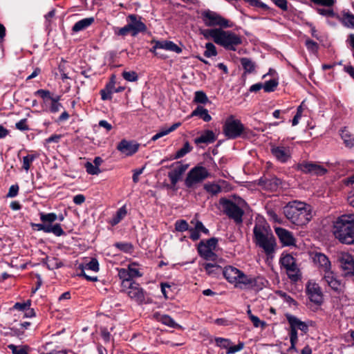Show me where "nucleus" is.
<instances>
[{
    "instance_id": "24",
    "label": "nucleus",
    "mask_w": 354,
    "mask_h": 354,
    "mask_svg": "<svg viewBox=\"0 0 354 354\" xmlns=\"http://www.w3.org/2000/svg\"><path fill=\"white\" fill-rule=\"evenodd\" d=\"M339 136L345 147L354 150V135L346 127L339 130Z\"/></svg>"
},
{
    "instance_id": "49",
    "label": "nucleus",
    "mask_w": 354,
    "mask_h": 354,
    "mask_svg": "<svg viewBox=\"0 0 354 354\" xmlns=\"http://www.w3.org/2000/svg\"><path fill=\"white\" fill-rule=\"evenodd\" d=\"M136 263H132L128 266V269L132 280L133 278L140 277L142 276V274L139 271L138 268H136Z\"/></svg>"
},
{
    "instance_id": "31",
    "label": "nucleus",
    "mask_w": 354,
    "mask_h": 354,
    "mask_svg": "<svg viewBox=\"0 0 354 354\" xmlns=\"http://www.w3.org/2000/svg\"><path fill=\"white\" fill-rule=\"evenodd\" d=\"M194 116H198L205 122H209L212 119V117L209 114L208 111L203 106H197L196 109L192 111L190 117Z\"/></svg>"
},
{
    "instance_id": "4",
    "label": "nucleus",
    "mask_w": 354,
    "mask_h": 354,
    "mask_svg": "<svg viewBox=\"0 0 354 354\" xmlns=\"http://www.w3.org/2000/svg\"><path fill=\"white\" fill-rule=\"evenodd\" d=\"M223 276L229 283L241 289L254 288L259 280L257 278L245 274L238 268L231 266L225 267Z\"/></svg>"
},
{
    "instance_id": "58",
    "label": "nucleus",
    "mask_w": 354,
    "mask_h": 354,
    "mask_svg": "<svg viewBox=\"0 0 354 354\" xmlns=\"http://www.w3.org/2000/svg\"><path fill=\"white\" fill-rule=\"evenodd\" d=\"M30 304L31 301L30 300H28L27 301L24 303L17 302L13 306L12 308L19 311H25L27 308H28L30 306Z\"/></svg>"
},
{
    "instance_id": "32",
    "label": "nucleus",
    "mask_w": 354,
    "mask_h": 354,
    "mask_svg": "<svg viewBox=\"0 0 354 354\" xmlns=\"http://www.w3.org/2000/svg\"><path fill=\"white\" fill-rule=\"evenodd\" d=\"M181 125L180 122H176L173 124L170 127L162 129L159 132L156 133L153 137L151 138V140L156 141L158 140L159 138L170 133L171 132L175 131L178 127H179Z\"/></svg>"
},
{
    "instance_id": "29",
    "label": "nucleus",
    "mask_w": 354,
    "mask_h": 354,
    "mask_svg": "<svg viewBox=\"0 0 354 354\" xmlns=\"http://www.w3.org/2000/svg\"><path fill=\"white\" fill-rule=\"evenodd\" d=\"M216 139L215 134L212 131H205L199 137L195 139L196 144L205 143L209 144L213 142Z\"/></svg>"
},
{
    "instance_id": "51",
    "label": "nucleus",
    "mask_w": 354,
    "mask_h": 354,
    "mask_svg": "<svg viewBox=\"0 0 354 354\" xmlns=\"http://www.w3.org/2000/svg\"><path fill=\"white\" fill-rule=\"evenodd\" d=\"M122 77L128 82H136L138 79V75L135 71H124Z\"/></svg>"
},
{
    "instance_id": "36",
    "label": "nucleus",
    "mask_w": 354,
    "mask_h": 354,
    "mask_svg": "<svg viewBox=\"0 0 354 354\" xmlns=\"http://www.w3.org/2000/svg\"><path fill=\"white\" fill-rule=\"evenodd\" d=\"M60 96L50 97V103L49 104L48 111L52 113H56L62 108V105L59 102Z\"/></svg>"
},
{
    "instance_id": "50",
    "label": "nucleus",
    "mask_w": 354,
    "mask_h": 354,
    "mask_svg": "<svg viewBox=\"0 0 354 354\" xmlns=\"http://www.w3.org/2000/svg\"><path fill=\"white\" fill-rule=\"evenodd\" d=\"M206 50L205 51L204 55L207 57H210L212 56H215L216 55V50L215 48V46L212 43H207L205 44Z\"/></svg>"
},
{
    "instance_id": "39",
    "label": "nucleus",
    "mask_w": 354,
    "mask_h": 354,
    "mask_svg": "<svg viewBox=\"0 0 354 354\" xmlns=\"http://www.w3.org/2000/svg\"><path fill=\"white\" fill-rule=\"evenodd\" d=\"M114 246L125 253L131 254L133 251V245L128 242H118L114 244Z\"/></svg>"
},
{
    "instance_id": "11",
    "label": "nucleus",
    "mask_w": 354,
    "mask_h": 354,
    "mask_svg": "<svg viewBox=\"0 0 354 354\" xmlns=\"http://www.w3.org/2000/svg\"><path fill=\"white\" fill-rule=\"evenodd\" d=\"M122 289L132 300L138 304H141L145 302V292L138 283L134 281L131 285L127 286Z\"/></svg>"
},
{
    "instance_id": "53",
    "label": "nucleus",
    "mask_w": 354,
    "mask_h": 354,
    "mask_svg": "<svg viewBox=\"0 0 354 354\" xmlns=\"http://www.w3.org/2000/svg\"><path fill=\"white\" fill-rule=\"evenodd\" d=\"M84 266L86 270H91L94 272H97L99 270V263L96 259H92L88 263Z\"/></svg>"
},
{
    "instance_id": "14",
    "label": "nucleus",
    "mask_w": 354,
    "mask_h": 354,
    "mask_svg": "<svg viewBox=\"0 0 354 354\" xmlns=\"http://www.w3.org/2000/svg\"><path fill=\"white\" fill-rule=\"evenodd\" d=\"M270 150L273 156L281 163L287 162L291 158V150L288 146L273 145Z\"/></svg>"
},
{
    "instance_id": "47",
    "label": "nucleus",
    "mask_w": 354,
    "mask_h": 354,
    "mask_svg": "<svg viewBox=\"0 0 354 354\" xmlns=\"http://www.w3.org/2000/svg\"><path fill=\"white\" fill-rule=\"evenodd\" d=\"M208 101L206 94L203 91H196L194 95V102L196 103L205 104Z\"/></svg>"
},
{
    "instance_id": "43",
    "label": "nucleus",
    "mask_w": 354,
    "mask_h": 354,
    "mask_svg": "<svg viewBox=\"0 0 354 354\" xmlns=\"http://www.w3.org/2000/svg\"><path fill=\"white\" fill-rule=\"evenodd\" d=\"M40 220L44 223H52L57 219V216L55 213H44L39 214Z\"/></svg>"
},
{
    "instance_id": "37",
    "label": "nucleus",
    "mask_w": 354,
    "mask_h": 354,
    "mask_svg": "<svg viewBox=\"0 0 354 354\" xmlns=\"http://www.w3.org/2000/svg\"><path fill=\"white\" fill-rule=\"evenodd\" d=\"M287 320L290 325V335H292L293 332L297 335V328L301 321L293 315H288Z\"/></svg>"
},
{
    "instance_id": "44",
    "label": "nucleus",
    "mask_w": 354,
    "mask_h": 354,
    "mask_svg": "<svg viewBox=\"0 0 354 354\" xmlns=\"http://www.w3.org/2000/svg\"><path fill=\"white\" fill-rule=\"evenodd\" d=\"M8 348L12 351V354H28L27 346H15L11 344Z\"/></svg>"
},
{
    "instance_id": "35",
    "label": "nucleus",
    "mask_w": 354,
    "mask_h": 354,
    "mask_svg": "<svg viewBox=\"0 0 354 354\" xmlns=\"http://www.w3.org/2000/svg\"><path fill=\"white\" fill-rule=\"evenodd\" d=\"M341 21L344 26L354 29V15L349 12L342 14Z\"/></svg>"
},
{
    "instance_id": "6",
    "label": "nucleus",
    "mask_w": 354,
    "mask_h": 354,
    "mask_svg": "<svg viewBox=\"0 0 354 354\" xmlns=\"http://www.w3.org/2000/svg\"><path fill=\"white\" fill-rule=\"evenodd\" d=\"M218 241L216 238L201 241L197 246L199 256L206 261H216L218 255L214 252V250L218 245Z\"/></svg>"
},
{
    "instance_id": "15",
    "label": "nucleus",
    "mask_w": 354,
    "mask_h": 354,
    "mask_svg": "<svg viewBox=\"0 0 354 354\" xmlns=\"http://www.w3.org/2000/svg\"><path fill=\"white\" fill-rule=\"evenodd\" d=\"M306 292L310 300L316 304H321L323 301V293L317 283L309 281L306 283Z\"/></svg>"
},
{
    "instance_id": "46",
    "label": "nucleus",
    "mask_w": 354,
    "mask_h": 354,
    "mask_svg": "<svg viewBox=\"0 0 354 354\" xmlns=\"http://www.w3.org/2000/svg\"><path fill=\"white\" fill-rule=\"evenodd\" d=\"M175 230L177 232H185L189 230V225L185 220H178L175 223Z\"/></svg>"
},
{
    "instance_id": "13",
    "label": "nucleus",
    "mask_w": 354,
    "mask_h": 354,
    "mask_svg": "<svg viewBox=\"0 0 354 354\" xmlns=\"http://www.w3.org/2000/svg\"><path fill=\"white\" fill-rule=\"evenodd\" d=\"M297 169L306 174L316 176H323L327 172V169L322 165L311 162H303L297 165Z\"/></svg>"
},
{
    "instance_id": "56",
    "label": "nucleus",
    "mask_w": 354,
    "mask_h": 354,
    "mask_svg": "<svg viewBox=\"0 0 354 354\" xmlns=\"http://www.w3.org/2000/svg\"><path fill=\"white\" fill-rule=\"evenodd\" d=\"M35 94L37 95H39L44 100V103L46 104L47 103L46 100L48 99L50 100V97H53L50 95V92L48 90L44 89H39L35 93Z\"/></svg>"
},
{
    "instance_id": "9",
    "label": "nucleus",
    "mask_w": 354,
    "mask_h": 354,
    "mask_svg": "<svg viewBox=\"0 0 354 354\" xmlns=\"http://www.w3.org/2000/svg\"><path fill=\"white\" fill-rule=\"evenodd\" d=\"M280 263L286 269V273L291 281H297L300 279V270L292 255L283 254L280 259Z\"/></svg>"
},
{
    "instance_id": "41",
    "label": "nucleus",
    "mask_w": 354,
    "mask_h": 354,
    "mask_svg": "<svg viewBox=\"0 0 354 354\" xmlns=\"http://www.w3.org/2000/svg\"><path fill=\"white\" fill-rule=\"evenodd\" d=\"M47 233H53L57 236H61L64 234V231L59 223H56L54 225H48Z\"/></svg>"
},
{
    "instance_id": "42",
    "label": "nucleus",
    "mask_w": 354,
    "mask_h": 354,
    "mask_svg": "<svg viewBox=\"0 0 354 354\" xmlns=\"http://www.w3.org/2000/svg\"><path fill=\"white\" fill-rule=\"evenodd\" d=\"M279 84L277 79L273 78L269 81L266 82L263 84L265 92L270 93L274 91Z\"/></svg>"
},
{
    "instance_id": "17",
    "label": "nucleus",
    "mask_w": 354,
    "mask_h": 354,
    "mask_svg": "<svg viewBox=\"0 0 354 354\" xmlns=\"http://www.w3.org/2000/svg\"><path fill=\"white\" fill-rule=\"evenodd\" d=\"M129 28H131V35L135 37L138 33L147 30L146 25L140 20V17L136 15H130L127 18Z\"/></svg>"
},
{
    "instance_id": "22",
    "label": "nucleus",
    "mask_w": 354,
    "mask_h": 354,
    "mask_svg": "<svg viewBox=\"0 0 354 354\" xmlns=\"http://www.w3.org/2000/svg\"><path fill=\"white\" fill-rule=\"evenodd\" d=\"M276 234L283 245L290 246L295 245V239L292 232L282 227H275Z\"/></svg>"
},
{
    "instance_id": "34",
    "label": "nucleus",
    "mask_w": 354,
    "mask_h": 354,
    "mask_svg": "<svg viewBox=\"0 0 354 354\" xmlns=\"http://www.w3.org/2000/svg\"><path fill=\"white\" fill-rule=\"evenodd\" d=\"M158 322L171 328H177L178 324L167 315H158L156 316Z\"/></svg>"
},
{
    "instance_id": "1",
    "label": "nucleus",
    "mask_w": 354,
    "mask_h": 354,
    "mask_svg": "<svg viewBox=\"0 0 354 354\" xmlns=\"http://www.w3.org/2000/svg\"><path fill=\"white\" fill-rule=\"evenodd\" d=\"M283 211L288 220L299 226L306 225L313 218L311 206L298 201L289 202Z\"/></svg>"
},
{
    "instance_id": "23",
    "label": "nucleus",
    "mask_w": 354,
    "mask_h": 354,
    "mask_svg": "<svg viewBox=\"0 0 354 354\" xmlns=\"http://www.w3.org/2000/svg\"><path fill=\"white\" fill-rule=\"evenodd\" d=\"M200 32L206 39H212L217 44L221 45V27L214 29H201Z\"/></svg>"
},
{
    "instance_id": "5",
    "label": "nucleus",
    "mask_w": 354,
    "mask_h": 354,
    "mask_svg": "<svg viewBox=\"0 0 354 354\" xmlns=\"http://www.w3.org/2000/svg\"><path fill=\"white\" fill-rule=\"evenodd\" d=\"M245 207L246 203L240 197H234L232 200L223 198V212L236 224L242 223Z\"/></svg>"
},
{
    "instance_id": "20",
    "label": "nucleus",
    "mask_w": 354,
    "mask_h": 354,
    "mask_svg": "<svg viewBox=\"0 0 354 354\" xmlns=\"http://www.w3.org/2000/svg\"><path fill=\"white\" fill-rule=\"evenodd\" d=\"M201 19L207 26H214L221 24V17L210 10L201 12Z\"/></svg>"
},
{
    "instance_id": "54",
    "label": "nucleus",
    "mask_w": 354,
    "mask_h": 354,
    "mask_svg": "<svg viewBox=\"0 0 354 354\" xmlns=\"http://www.w3.org/2000/svg\"><path fill=\"white\" fill-rule=\"evenodd\" d=\"M245 1L249 3L251 6L261 8L263 10H270V8L261 0H244Z\"/></svg>"
},
{
    "instance_id": "7",
    "label": "nucleus",
    "mask_w": 354,
    "mask_h": 354,
    "mask_svg": "<svg viewBox=\"0 0 354 354\" xmlns=\"http://www.w3.org/2000/svg\"><path fill=\"white\" fill-rule=\"evenodd\" d=\"M245 129V128L240 120L234 115H230L225 120L223 133L228 139H235L241 137Z\"/></svg>"
},
{
    "instance_id": "10",
    "label": "nucleus",
    "mask_w": 354,
    "mask_h": 354,
    "mask_svg": "<svg viewBox=\"0 0 354 354\" xmlns=\"http://www.w3.org/2000/svg\"><path fill=\"white\" fill-rule=\"evenodd\" d=\"M322 281L330 287L335 292L340 294L343 292L344 289V284L339 280L336 274L330 270L322 274Z\"/></svg>"
},
{
    "instance_id": "62",
    "label": "nucleus",
    "mask_w": 354,
    "mask_h": 354,
    "mask_svg": "<svg viewBox=\"0 0 354 354\" xmlns=\"http://www.w3.org/2000/svg\"><path fill=\"white\" fill-rule=\"evenodd\" d=\"M306 46L308 50L313 53L316 52L318 48L317 44L315 41L310 39H308L306 41Z\"/></svg>"
},
{
    "instance_id": "61",
    "label": "nucleus",
    "mask_w": 354,
    "mask_h": 354,
    "mask_svg": "<svg viewBox=\"0 0 354 354\" xmlns=\"http://www.w3.org/2000/svg\"><path fill=\"white\" fill-rule=\"evenodd\" d=\"M19 189V187L18 185L15 184V185H11L9 188V190H8V192L6 196L8 198L15 197L18 194Z\"/></svg>"
},
{
    "instance_id": "25",
    "label": "nucleus",
    "mask_w": 354,
    "mask_h": 354,
    "mask_svg": "<svg viewBox=\"0 0 354 354\" xmlns=\"http://www.w3.org/2000/svg\"><path fill=\"white\" fill-rule=\"evenodd\" d=\"M244 348V343L239 342L237 344H234L231 341L223 338V348L226 350V354H234Z\"/></svg>"
},
{
    "instance_id": "19",
    "label": "nucleus",
    "mask_w": 354,
    "mask_h": 354,
    "mask_svg": "<svg viewBox=\"0 0 354 354\" xmlns=\"http://www.w3.org/2000/svg\"><path fill=\"white\" fill-rule=\"evenodd\" d=\"M189 166V164H182L180 162H176V166L168 173V177L172 185L175 186L177 184Z\"/></svg>"
},
{
    "instance_id": "45",
    "label": "nucleus",
    "mask_w": 354,
    "mask_h": 354,
    "mask_svg": "<svg viewBox=\"0 0 354 354\" xmlns=\"http://www.w3.org/2000/svg\"><path fill=\"white\" fill-rule=\"evenodd\" d=\"M84 167L86 172L91 175H97L101 171L100 167H97L93 163L90 162H86Z\"/></svg>"
},
{
    "instance_id": "21",
    "label": "nucleus",
    "mask_w": 354,
    "mask_h": 354,
    "mask_svg": "<svg viewBox=\"0 0 354 354\" xmlns=\"http://www.w3.org/2000/svg\"><path fill=\"white\" fill-rule=\"evenodd\" d=\"M138 149L139 145L138 143L132 141H128L127 140H121L117 146V149L127 156H130L136 153Z\"/></svg>"
},
{
    "instance_id": "28",
    "label": "nucleus",
    "mask_w": 354,
    "mask_h": 354,
    "mask_svg": "<svg viewBox=\"0 0 354 354\" xmlns=\"http://www.w3.org/2000/svg\"><path fill=\"white\" fill-rule=\"evenodd\" d=\"M241 64L244 70L243 75L250 74L255 72L256 64L251 59L248 57H242L240 59Z\"/></svg>"
},
{
    "instance_id": "26",
    "label": "nucleus",
    "mask_w": 354,
    "mask_h": 354,
    "mask_svg": "<svg viewBox=\"0 0 354 354\" xmlns=\"http://www.w3.org/2000/svg\"><path fill=\"white\" fill-rule=\"evenodd\" d=\"M156 47H159V49H164L166 50L175 52L176 53H180L182 52V49L171 41L156 40Z\"/></svg>"
},
{
    "instance_id": "57",
    "label": "nucleus",
    "mask_w": 354,
    "mask_h": 354,
    "mask_svg": "<svg viewBox=\"0 0 354 354\" xmlns=\"http://www.w3.org/2000/svg\"><path fill=\"white\" fill-rule=\"evenodd\" d=\"M203 268L209 274H212L214 271L218 270L220 267L216 263H206L203 264Z\"/></svg>"
},
{
    "instance_id": "64",
    "label": "nucleus",
    "mask_w": 354,
    "mask_h": 354,
    "mask_svg": "<svg viewBox=\"0 0 354 354\" xmlns=\"http://www.w3.org/2000/svg\"><path fill=\"white\" fill-rule=\"evenodd\" d=\"M250 320L252 322L254 327H264L266 323L264 322H261L259 318L255 315H250Z\"/></svg>"
},
{
    "instance_id": "38",
    "label": "nucleus",
    "mask_w": 354,
    "mask_h": 354,
    "mask_svg": "<svg viewBox=\"0 0 354 354\" xmlns=\"http://www.w3.org/2000/svg\"><path fill=\"white\" fill-rule=\"evenodd\" d=\"M192 147L190 146L189 143L188 142H186L183 147L178 150L176 153H175L174 156L172 158V159H178L180 158H183L185 156L187 153L191 151Z\"/></svg>"
},
{
    "instance_id": "52",
    "label": "nucleus",
    "mask_w": 354,
    "mask_h": 354,
    "mask_svg": "<svg viewBox=\"0 0 354 354\" xmlns=\"http://www.w3.org/2000/svg\"><path fill=\"white\" fill-rule=\"evenodd\" d=\"M205 189L207 192L212 193L213 194H216L221 192V188L220 185H218L217 184L210 183V184L205 185Z\"/></svg>"
},
{
    "instance_id": "55",
    "label": "nucleus",
    "mask_w": 354,
    "mask_h": 354,
    "mask_svg": "<svg viewBox=\"0 0 354 354\" xmlns=\"http://www.w3.org/2000/svg\"><path fill=\"white\" fill-rule=\"evenodd\" d=\"M191 223L194 225V228L196 229L199 232H203L205 234H209V230L207 229L203 223L200 221H192Z\"/></svg>"
},
{
    "instance_id": "12",
    "label": "nucleus",
    "mask_w": 354,
    "mask_h": 354,
    "mask_svg": "<svg viewBox=\"0 0 354 354\" xmlns=\"http://www.w3.org/2000/svg\"><path fill=\"white\" fill-rule=\"evenodd\" d=\"M242 43L240 35L230 32L223 30V47L229 50H236V48Z\"/></svg>"
},
{
    "instance_id": "8",
    "label": "nucleus",
    "mask_w": 354,
    "mask_h": 354,
    "mask_svg": "<svg viewBox=\"0 0 354 354\" xmlns=\"http://www.w3.org/2000/svg\"><path fill=\"white\" fill-rule=\"evenodd\" d=\"M208 176L209 172L205 167L201 165L195 166L187 173L185 180V185L188 188H194Z\"/></svg>"
},
{
    "instance_id": "30",
    "label": "nucleus",
    "mask_w": 354,
    "mask_h": 354,
    "mask_svg": "<svg viewBox=\"0 0 354 354\" xmlns=\"http://www.w3.org/2000/svg\"><path fill=\"white\" fill-rule=\"evenodd\" d=\"M118 276L122 280V288L131 285L134 281L131 279L129 269L121 268L118 271Z\"/></svg>"
},
{
    "instance_id": "16",
    "label": "nucleus",
    "mask_w": 354,
    "mask_h": 354,
    "mask_svg": "<svg viewBox=\"0 0 354 354\" xmlns=\"http://www.w3.org/2000/svg\"><path fill=\"white\" fill-rule=\"evenodd\" d=\"M313 261L320 274L331 270V262L326 255L321 252H315L312 256Z\"/></svg>"
},
{
    "instance_id": "59",
    "label": "nucleus",
    "mask_w": 354,
    "mask_h": 354,
    "mask_svg": "<svg viewBox=\"0 0 354 354\" xmlns=\"http://www.w3.org/2000/svg\"><path fill=\"white\" fill-rule=\"evenodd\" d=\"M303 104L304 102H302L301 104L297 107V113L292 120V126H296L297 124H298L299 121L301 118L303 113Z\"/></svg>"
},
{
    "instance_id": "27",
    "label": "nucleus",
    "mask_w": 354,
    "mask_h": 354,
    "mask_svg": "<svg viewBox=\"0 0 354 354\" xmlns=\"http://www.w3.org/2000/svg\"><path fill=\"white\" fill-rule=\"evenodd\" d=\"M94 22L93 17H87L77 21L73 26L72 30L75 32L84 30Z\"/></svg>"
},
{
    "instance_id": "2",
    "label": "nucleus",
    "mask_w": 354,
    "mask_h": 354,
    "mask_svg": "<svg viewBox=\"0 0 354 354\" xmlns=\"http://www.w3.org/2000/svg\"><path fill=\"white\" fill-rule=\"evenodd\" d=\"M333 232L339 242L354 245V214H343L334 223Z\"/></svg>"
},
{
    "instance_id": "40",
    "label": "nucleus",
    "mask_w": 354,
    "mask_h": 354,
    "mask_svg": "<svg viewBox=\"0 0 354 354\" xmlns=\"http://www.w3.org/2000/svg\"><path fill=\"white\" fill-rule=\"evenodd\" d=\"M38 157L37 154H28L23 158V169L28 172L32 162Z\"/></svg>"
},
{
    "instance_id": "48",
    "label": "nucleus",
    "mask_w": 354,
    "mask_h": 354,
    "mask_svg": "<svg viewBox=\"0 0 354 354\" xmlns=\"http://www.w3.org/2000/svg\"><path fill=\"white\" fill-rule=\"evenodd\" d=\"M46 264L49 270H54L59 268L60 266V263L58 261V260L53 257H47L46 259Z\"/></svg>"
},
{
    "instance_id": "33",
    "label": "nucleus",
    "mask_w": 354,
    "mask_h": 354,
    "mask_svg": "<svg viewBox=\"0 0 354 354\" xmlns=\"http://www.w3.org/2000/svg\"><path fill=\"white\" fill-rule=\"evenodd\" d=\"M127 211L126 207L124 205L121 207L111 218L110 223L114 226L118 224L127 215Z\"/></svg>"
},
{
    "instance_id": "63",
    "label": "nucleus",
    "mask_w": 354,
    "mask_h": 354,
    "mask_svg": "<svg viewBox=\"0 0 354 354\" xmlns=\"http://www.w3.org/2000/svg\"><path fill=\"white\" fill-rule=\"evenodd\" d=\"M26 122H27L26 119H22V120H19L15 124L16 128L20 131L28 130L29 127L27 125Z\"/></svg>"
},
{
    "instance_id": "3",
    "label": "nucleus",
    "mask_w": 354,
    "mask_h": 354,
    "mask_svg": "<svg viewBox=\"0 0 354 354\" xmlns=\"http://www.w3.org/2000/svg\"><path fill=\"white\" fill-rule=\"evenodd\" d=\"M254 241L263 249L267 256H271L275 250V239L266 223H256L253 230Z\"/></svg>"
},
{
    "instance_id": "18",
    "label": "nucleus",
    "mask_w": 354,
    "mask_h": 354,
    "mask_svg": "<svg viewBox=\"0 0 354 354\" xmlns=\"http://www.w3.org/2000/svg\"><path fill=\"white\" fill-rule=\"evenodd\" d=\"M339 261L345 275H354V259L350 254L341 253Z\"/></svg>"
},
{
    "instance_id": "60",
    "label": "nucleus",
    "mask_w": 354,
    "mask_h": 354,
    "mask_svg": "<svg viewBox=\"0 0 354 354\" xmlns=\"http://www.w3.org/2000/svg\"><path fill=\"white\" fill-rule=\"evenodd\" d=\"M272 3L283 11L288 10V3L287 0H271Z\"/></svg>"
}]
</instances>
